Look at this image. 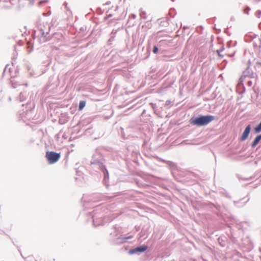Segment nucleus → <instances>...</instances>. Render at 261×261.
Listing matches in <instances>:
<instances>
[{
    "label": "nucleus",
    "mask_w": 261,
    "mask_h": 261,
    "mask_svg": "<svg viewBox=\"0 0 261 261\" xmlns=\"http://www.w3.org/2000/svg\"><path fill=\"white\" fill-rule=\"evenodd\" d=\"M261 140V135H258L256 138L254 139V141L252 142L251 144L252 147H255L257 144L259 142V141Z\"/></svg>",
    "instance_id": "nucleus-4"
},
{
    "label": "nucleus",
    "mask_w": 261,
    "mask_h": 261,
    "mask_svg": "<svg viewBox=\"0 0 261 261\" xmlns=\"http://www.w3.org/2000/svg\"><path fill=\"white\" fill-rule=\"evenodd\" d=\"M214 120V117L213 116H202L194 119H191V123L197 126H203L207 125Z\"/></svg>",
    "instance_id": "nucleus-1"
},
{
    "label": "nucleus",
    "mask_w": 261,
    "mask_h": 261,
    "mask_svg": "<svg viewBox=\"0 0 261 261\" xmlns=\"http://www.w3.org/2000/svg\"><path fill=\"white\" fill-rule=\"evenodd\" d=\"M158 51V48L156 46H154L153 49V52L154 54H156Z\"/></svg>",
    "instance_id": "nucleus-8"
},
{
    "label": "nucleus",
    "mask_w": 261,
    "mask_h": 261,
    "mask_svg": "<svg viewBox=\"0 0 261 261\" xmlns=\"http://www.w3.org/2000/svg\"><path fill=\"white\" fill-rule=\"evenodd\" d=\"M147 248V247L146 246H140V247H137L136 248L134 251L137 252V251H139V252H144L145 251Z\"/></svg>",
    "instance_id": "nucleus-5"
},
{
    "label": "nucleus",
    "mask_w": 261,
    "mask_h": 261,
    "mask_svg": "<svg viewBox=\"0 0 261 261\" xmlns=\"http://www.w3.org/2000/svg\"><path fill=\"white\" fill-rule=\"evenodd\" d=\"M46 158L49 164H52L56 163L60 158V154L54 151L47 152Z\"/></svg>",
    "instance_id": "nucleus-2"
},
{
    "label": "nucleus",
    "mask_w": 261,
    "mask_h": 261,
    "mask_svg": "<svg viewBox=\"0 0 261 261\" xmlns=\"http://www.w3.org/2000/svg\"><path fill=\"white\" fill-rule=\"evenodd\" d=\"M86 105V102L85 101H81L79 104V110L81 111L85 107Z\"/></svg>",
    "instance_id": "nucleus-7"
},
{
    "label": "nucleus",
    "mask_w": 261,
    "mask_h": 261,
    "mask_svg": "<svg viewBox=\"0 0 261 261\" xmlns=\"http://www.w3.org/2000/svg\"><path fill=\"white\" fill-rule=\"evenodd\" d=\"M254 130L255 133H258L261 132V122L254 128Z\"/></svg>",
    "instance_id": "nucleus-6"
},
{
    "label": "nucleus",
    "mask_w": 261,
    "mask_h": 261,
    "mask_svg": "<svg viewBox=\"0 0 261 261\" xmlns=\"http://www.w3.org/2000/svg\"><path fill=\"white\" fill-rule=\"evenodd\" d=\"M251 129V126L250 125H248L247 127L245 128L242 135L241 136L240 138L241 141H244L248 137L249 134L250 133Z\"/></svg>",
    "instance_id": "nucleus-3"
}]
</instances>
